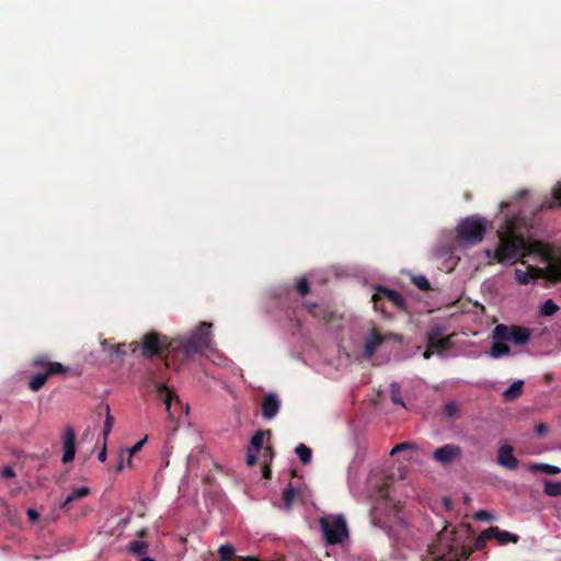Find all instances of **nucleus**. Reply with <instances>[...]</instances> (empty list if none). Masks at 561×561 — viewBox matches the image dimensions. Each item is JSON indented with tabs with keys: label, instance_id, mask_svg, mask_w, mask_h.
<instances>
[{
	"label": "nucleus",
	"instance_id": "60",
	"mask_svg": "<svg viewBox=\"0 0 561 561\" xmlns=\"http://www.w3.org/2000/svg\"><path fill=\"white\" fill-rule=\"evenodd\" d=\"M457 559V553H455L453 557H450V560H456Z\"/></svg>",
	"mask_w": 561,
	"mask_h": 561
},
{
	"label": "nucleus",
	"instance_id": "41",
	"mask_svg": "<svg viewBox=\"0 0 561 561\" xmlns=\"http://www.w3.org/2000/svg\"><path fill=\"white\" fill-rule=\"evenodd\" d=\"M146 442H147V437L138 440L131 448L127 449L128 466H131V457L141 450V448Z\"/></svg>",
	"mask_w": 561,
	"mask_h": 561
},
{
	"label": "nucleus",
	"instance_id": "53",
	"mask_svg": "<svg viewBox=\"0 0 561 561\" xmlns=\"http://www.w3.org/2000/svg\"><path fill=\"white\" fill-rule=\"evenodd\" d=\"M396 519H397V523H398L400 526H402V527H405V526H407V523H405V520H404L403 518H401V517H396Z\"/></svg>",
	"mask_w": 561,
	"mask_h": 561
},
{
	"label": "nucleus",
	"instance_id": "36",
	"mask_svg": "<svg viewBox=\"0 0 561 561\" xmlns=\"http://www.w3.org/2000/svg\"><path fill=\"white\" fill-rule=\"evenodd\" d=\"M296 290L300 296H306L310 293V285L307 277H300L296 283Z\"/></svg>",
	"mask_w": 561,
	"mask_h": 561
},
{
	"label": "nucleus",
	"instance_id": "16",
	"mask_svg": "<svg viewBox=\"0 0 561 561\" xmlns=\"http://www.w3.org/2000/svg\"><path fill=\"white\" fill-rule=\"evenodd\" d=\"M530 340V331L527 328L512 325L511 342L515 345L523 346Z\"/></svg>",
	"mask_w": 561,
	"mask_h": 561
},
{
	"label": "nucleus",
	"instance_id": "61",
	"mask_svg": "<svg viewBox=\"0 0 561 561\" xmlns=\"http://www.w3.org/2000/svg\"><path fill=\"white\" fill-rule=\"evenodd\" d=\"M551 379V376L550 375H546V380H550Z\"/></svg>",
	"mask_w": 561,
	"mask_h": 561
},
{
	"label": "nucleus",
	"instance_id": "48",
	"mask_svg": "<svg viewBox=\"0 0 561 561\" xmlns=\"http://www.w3.org/2000/svg\"><path fill=\"white\" fill-rule=\"evenodd\" d=\"M535 431L538 436H543L548 431V426L545 423H539L536 425Z\"/></svg>",
	"mask_w": 561,
	"mask_h": 561
},
{
	"label": "nucleus",
	"instance_id": "9",
	"mask_svg": "<svg viewBox=\"0 0 561 561\" xmlns=\"http://www.w3.org/2000/svg\"><path fill=\"white\" fill-rule=\"evenodd\" d=\"M383 340L385 337L377 331V329L371 328L369 332L363 337L364 350L362 356L365 359H370L378 347L381 346Z\"/></svg>",
	"mask_w": 561,
	"mask_h": 561
},
{
	"label": "nucleus",
	"instance_id": "30",
	"mask_svg": "<svg viewBox=\"0 0 561 561\" xmlns=\"http://www.w3.org/2000/svg\"><path fill=\"white\" fill-rule=\"evenodd\" d=\"M559 310V307L552 299L546 300L540 306V313L545 317L553 316Z\"/></svg>",
	"mask_w": 561,
	"mask_h": 561
},
{
	"label": "nucleus",
	"instance_id": "15",
	"mask_svg": "<svg viewBox=\"0 0 561 561\" xmlns=\"http://www.w3.org/2000/svg\"><path fill=\"white\" fill-rule=\"evenodd\" d=\"M491 535L492 539H496L500 543H507V542H514L516 543L518 541V536L515 534L500 530L499 527L492 526L485 529V535Z\"/></svg>",
	"mask_w": 561,
	"mask_h": 561
},
{
	"label": "nucleus",
	"instance_id": "58",
	"mask_svg": "<svg viewBox=\"0 0 561 561\" xmlns=\"http://www.w3.org/2000/svg\"><path fill=\"white\" fill-rule=\"evenodd\" d=\"M243 561H257V559L249 557V558H247V559H245V560H243Z\"/></svg>",
	"mask_w": 561,
	"mask_h": 561
},
{
	"label": "nucleus",
	"instance_id": "5",
	"mask_svg": "<svg viewBox=\"0 0 561 561\" xmlns=\"http://www.w3.org/2000/svg\"><path fill=\"white\" fill-rule=\"evenodd\" d=\"M524 247V240L516 236H506L500 239L497 245V263L515 262Z\"/></svg>",
	"mask_w": 561,
	"mask_h": 561
},
{
	"label": "nucleus",
	"instance_id": "12",
	"mask_svg": "<svg viewBox=\"0 0 561 561\" xmlns=\"http://www.w3.org/2000/svg\"><path fill=\"white\" fill-rule=\"evenodd\" d=\"M497 463L510 470H515L518 467V459L513 454V447L508 444L501 446L496 455Z\"/></svg>",
	"mask_w": 561,
	"mask_h": 561
},
{
	"label": "nucleus",
	"instance_id": "47",
	"mask_svg": "<svg viewBox=\"0 0 561 561\" xmlns=\"http://www.w3.org/2000/svg\"><path fill=\"white\" fill-rule=\"evenodd\" d=\"M2 477H3L4 479H12V478H14V477H15V472H14V470H13L11 467H8V466H7V467H4V468L2 469Z\"/></svg>",
	"mask_w": 561,
	"mask_h": 561
},
{
	"label": "nucleus",
	"instance_id": "35",
	"mask_svg": "<svg viewBox=\"0 0 561 561\" xmlns=\"http://www.w3.org/2000/svg\"><path fill=\"white\" fill-rule=\"evenodd\" d=\"M412 283L421 290L427 291L431 289V284L426 276L424 275H414L411 278Z\"/></svg>",
	"mask_w": 561,
	"mask_h": 561
},
{
	"label": "nucleus",
	"instance_id": "26",
	"mask_svg": "<svg viewBox=\"0 0 561 561\" xmlns=\"http://www.w3.org/2000/svg\"><path fill=\"white\" fill-rule=\"evenodd\" d=\"M47 382V375H43L39 371L32 376L28 380V388L32 391L41 390Z\"/></svg>",
	"mask_w": 561,
	"mask_h": 561
},
{
	"label": "nucleus",
	"instance_id": "37",
	"mask_svg": "<svg viewBox=\"0 0 561 561\" xmlns=\"http://www.w3.org/2000/svg\"><path fill=\"white\" fill-rule=\"evenodd\" d=\"M553 202L542 204V208H553L556 204L561 206V184L559 183L553 190Z\"/></svg>",
	"mask_w": 561,
	"mask_h": 561
},
{
	"label": "nucleus",
	"instance_id": "10",
	"mask_svg": "<svg viewBox=\"0 0 561 561\" xmlns=\"http://www.w3.org/2000/svg\"><path fill=\"white\" fill-rule=\"evenodd\" d=\"M62 458L64 463L71 462L76 456V432L71 425L65 427L62 436Z\"/></svg>",
	"mask_w": 561,
	"mask_h": 561
},
{
	"label": "nucleus",
	"instance_id": "17",
	"mask_svg": "<svg viewBox=\"0 0 561 561\" xmlns=\"http://www.w3.org/2000/svg\"><path fill=\"white\" fill-rule=\"evenodd\" d=\"M91 493L90 488L88 486H80L75 488L72 492L65 497V500L61 502L60 507L62 510H69V505L80 499H83L88 496Z\"/></svg>",
	"mask_w": 561,
	"mask_h": 561
},
{
	"label": "nucleus",
	"instance_id": "40",
	"mask_svg": "<svg viewBox=\"0 0 561 561\" xmlns=\"http://www.w3.org/2000/svg\"><path fill=\"white\" fill-rule=\"evenodd\" d=\"M492 539L491 535H485V530H483L474 540V543H473V547L476 550H482L485 545H486V541Z\"/></svg>",
	"mask_w": 561,
	"mask_h": 561
},
{
	"label": "nucleus",
	"instance_id": "24",
	"mask_svg": "<svg viewBox=\"0 0 561 561\" xmlns=\"http://www.w3.org/2000/svg\"><path fill=\"white\" fill-rule=\"evenodd\" d=\"M265 434H271L270 431H263V430H260V431H256L254 433V435L251 437V442H250V449L254 450L255 453H259L262 447H263V442H264V436Z\"/></svg>",
	"mask_w": 561,
	"mask_h": 561
},
{
	"label": "nucleus",
	"instance_id": "31",
	"mask_svg": "<svg viewBox=\"0 0 561 561\" xmlns=\"http://www.w3.org/2000/svg\"><path fill=\"white\" fill-rule=\"evenodd\" d=\"M390 399L394 404H399V405L405 408V404L401 397L399 385L397 382H392L390 385Z\"/></svg>",
	"mask_w": 561,
	"mask_h": 561
},
{
	"label": "nucleus",
	"instance_id": "39",
	"mask_svg": "<svg viewBox=\"0 0 561 561\" xmlns=\"http://www.w3.org/2000/svg\"><path fill=\"white\" fill-rule=\"evenodd\" d=\"M415 449V445L412 444V443H409V442H404V443H401V444H398L396 445L391 451L389 453L390 456H394L399 453H402V451H409V450H413Z\"/></svg>",
	"mask_w": 561,
	"mask_h": 561
},
{
	"label": "nucleus",
	"instance_id": "42",
	"mask_svg": "<svg viewBox=\"0 0 561 561\" xmlns=\"http://www.w3.org/2000/svg\"><path fill=\"white\" fill-rule=\"evenodd\" d=\"M444 412L447 419H454L458 413V407L456 402L450 401L445 404Z\"/></svg>",
	"mask_w": 561,
	"mask_h": 561
},
{
	"label": "nucleus",
	"instance_id": "56",
	"mask_svg": "<svg viewBox=\"0 0 561 561\" xmlns=\"http://www.w3.org/2000/svg\"><path fill=\"white\" fill-rule=\"evenodd\" d=\"M140 561H154L152 558H149V557H144L141 558Z\"/></svg>",
	"mask_w": 561,
	"mask_h": 561
},
{
	"label": "nucleus",
	"instance_id": "18",
	"mask_svg": "<svg viewBox=\"0 0 561 561\" xmlns=\"http://www.w3.org/2000/svg\"><path fill=\"white\" fill-rule=\"evenodd\" d=\"M523 380L514 381L504 392L503 398L506 401H513L522 396L523 393Z\"/></svg>",
	"mask_w": 561,
	"mask_h": 561
},
{
	"label": "nucleus",
	"instance_id": "55",
	"mask_svg": "<svg viewBox=\"0 0 561 561\" xmlns=\"http://www.w3.org/2000/svg\"><path fill=\"white\" fill-rule=\"evenodd\" d=\"M270 474H271L270 469H268V468H265V470H264V477H265V478H270Z\"/></svg>",
	"mask_w": 561,
	"mask_h": 561
},
{
	"label": "nucleus",
	"instance_id": "50",
	"mask_svg": "<svg viewBox=\"0 0 561 561\" xmlns=\"http://www.w3.org/2000/svg\"><path fill=\"white\" fill-rule=\"evenodd\" d=\"M98 459L101 461V462H104L106 460V445L104 444L103 445V448L101 449V451L99 453L98 455Z\"/></svg>",
	"mask_w": 561,
	"mask_h": 561
},
{
	"label": "nucleus",
	"instance_id": "13",
	"mask_svg": "<svg viewBox=\"0 0 561 561\" xmlns=\"http://www.w3.org/2000/svg\"><path fill=\"white\" fill-rule=\"evenodd\" d=\"M280 409V400L275 393H268L262 401V416L265 420L275 417Z\"/></svg>",
	"mask_w": 561,
	"mask_h": 561
},
{
	"label": "nucleus",
	"instance_id": "3",
	"mask_svg": "<svg viewBox=\"0 0 561 561\" xmlns=\"http://www.w3.org/2000/svg\"><path fill=\"white\" fill-rule=\"evenodd\" d=\"M319 525L328 545L341 543L348 537L347 525L342 515L320 517Z\"/></svg>",
	"mask_w": 561,
	"mask_h": 561
},
{
	"label": "nucleus",
	"instance_id": "14",
	"mask_svg": "<svg viewBox=\"0 0 561 561\" xmlns=\"http://www.w3.org/2000/svg\"><path fill=\"white\" fill-rule=\"evenodd\" d=\"M103 350L108 354V356L114 359L116 357L123 356L129 350L131 353H135L138 350V342H131L129 344L121 343L116 345H110L107 341L102 343Z\"/></svg>",
	"mask_w": 561,
	"mask_h": 561
},
{
	"label": "nucleus",
	"instance_id": "22",
	"mask_svg": "<svg viewBox=\"0 0 561 561\" xmlns=\"http://www.w3.org/2000/svg\"><path fill=\"white\" fill-rule=\"evenodd\" d=\"M510 353L511 347L506 343L494 340L490 350L491 357L499 358L501 356L508 355Z\"/></svg>",
	"mask_w": 561,
	"mask_h": 561
},
{
	"label": "nucleus",
	"instance_id": "32",
	"mask_svg": "<svg viewBox=\"0 0 561 561\" xmlns=\"http://www.w3.org/2000/svg\"><path fill=\"white\" fill-rule=\"evenodd\" d=\"M531 470H540L541 472L547 474H559L561 472V468L548 463L534 465L531 467Z\"/></svg>",
	"mask_w": 561,
	"mask_h": 561
},
{
	"label": "nucleus",
	"instance_id": "21",
	"mask_svg": "<svg viewBox=\"0 0 561 561\" xmlns=\"http://www.w3.org/2000/svg\"><path fill=\"white\" fill-rule=\"evenodd\" d=\"M388 302H391L399 311H407V302L402 295L388 288Z\"/></svg>",
	"mask_w": 561,
	"mask_h": 561
},
{
	"label": "nucleus",
	"instance_id": "25",
	"mask_svg": "<svg viewBox=\"0 0 561 561\" xmlns=\"http://www.w3.org/2000/svg\"><path fill=\"white\" fill-rule=\"evenodd\" d=\"M543 492L551 497L561 496V481L545 480Z\"/></svg>",
	"mask_w": 561,
	"mask_h": 561
},
{
	"label": "nucleus",
	"instance_id": "46",
	"mask_svg": "<svg viewBox=\"0 0 561 561\" xmlns=\"http://www.w3.org/2000/svg\"><path fill=\"white\" fill-rule=\"evenodd\" d=\"M484 254H485V257L490 261V263L492 261H496L497 262V249L495 251H493L491 249H485L484 250Z\"/></svg>",
	"mask_w": 561,
	"mask_h": 561
},
{
	"label": "nucleus",
	"instance_id": "7",
	"mask_svg": "<svg viewBox=\"0 0 561 561\" xmlns=\"http://www.w3.org/2000/svg\"><path fill=\"white\" fill-rule=\"evenodd\" d=\"M451 337H443V328L433 327L426 336V346L432 348L435 353L442 354L451 346Z\"/></svg>",
	"mask_w": 561,
	"mask_h": 561
},
{
	"label": "nucleus",
	"instance_id": "27",
	"mask_svg": "<svg viewBox=\"0 0 561 561\" xmlns=\"http://www.w3.org/2000/svg\"><path fill=\"white\" fill-rule=\"evenodd\" d=\"M304 306L308 310V312L311 313L313 317L323 319L327 322L331 321L332 317L329 312H318V305L316 302H305Z\"/></svg>",
	"mask_w": 561,
	"mask_h": 561
},
{
	"label": "nucleus",
	"instance_id": "23",
	"mask_svg": "<svg viewBox=\"0 0 561 561\" xmlns=\"http://www.w3.org/2000/svg\"><path fill=\"white\" fill-rule=\"evenodd\" d=\"M299 491L289 483V485L283 491V503L286 510H290L293 503L298 495Z\"/></svg>",
	"mask_w": 561,
	"mask_h": 561
},
{
	"label": "nucleus",
	"instance_id": "34",
	"mask_svg": "<svg viewBox=\"0 0 561 561\" xmlns=\"http://www.w3.org/2000/svg\"><path fill=\"white\" fill-rule=\"evenodd\" d=\"M234 552H236V550H234L233 546L221 545L218 550L220 561H230L231 558L233 557Z\"/></svg>",
	"mask_w": 561,
	"mask_h": 561
},
{
	"label": "nucleus",
	"instance_id": "29",
	"mask_svg": "<svg viewBox=\"0 0 561 561\" xmlns=\"http://www.w3.org/2000/svg\"><path fill=\"white\" fill-rule=\"evenodd\" d=\"M128 550L136 556H145L148 551V545L144 541L134 540L128 543Z\"/></svg>",
	"mask_w": 561,
	"mask_h": 561
},
{
	"label": "nucleus",
	"instance_id": "1",
	"mask_svg": "<svg viewBox=\"0 0 561 561\" xmlns=\"http://www.w3.org/2000/svg\"><path fill=\"white\" fill-rule=\"evenodd\" d=\"M210 328V323L202 322L188 337L176 339H170L167 335L150 331L142 335L140 342H138V348L141 356L146 358L163 356L167 353L163 357L167 368L170 365H181L203 350L209 348L211 343Z\"/></svg>",
	"mask_w": 561,
	"mask_h": 561
},
{
	"label": "nucleus",
	"instance_id": "4",
	"mask_svg": "<svg viewBox=\"0 0 561 561\" xmlns=\"http://www.w3.org/2000/svg\"><path fill=\"white\" fill-rule=\"evenodd\" d=\"M456 230L458 239L470 244H477L484 238L486 224L484 219L471 216L461 220Z\"/></svg>",
	"mask_w": 561,
	"mask_h": 561
},
{
	"label": "nucleus",
	"instance_id": "11",
	"mask_svg": "<svg viewBox=\"0 0 561 561\" xmlns=\"http://www.w3.org/2000/svg\"><path fill=\"white\" fill-rule=\"evenodd\" d=\"M461 456V448L458 445L446 444L433 453V459L442 465H448Z\"/></svg>",
	"mask_w": 561,
	"mask_h": 561
},
{
	"label": "nucleus",
	"instance_id": "2",
	"mask_svg": "<svg viewBox=\"0 0 561 561\" xmlns=\"http://www.w3.org/2000/svg\"><path fill=\"white\" fill-rule=\"evenodd\" d=\"M539 254L543 262L547 263L546 267H535L528 265L530 279H549L550 282H561V256L554 257L551 249L538 244Z\"/></svg>",
	"mask_w": 561,
	"mask_h": 561
},
{
	"label": "nucleus",
	"instance_id": "20",
	"mask_svg": "<svg viewBox=\"0 0 561 561\" xmlns=\"http://www.w3.org/2000/svg\"><path fill=\"white\" fill-rule=\"evenodd\" d=\"M386 297V286L378 285L377 293L373 295L371 301L374 302V307L376 310H379L381 313L386 312L383 298Z\"/></svg>",
	"mask_w": 561,
	"mask_h": 561
},
{
	"label": "nucleus",
	"instance_id": "52",
	"mask_svg": "<svg viewBox=\"0 0 561 561\" xmlns=\"http://www.w3.org/2000/svg\"><path fill=\"white\" fill-rule=\"evenodd\" d=\"M433 353H435V352H434L432 348H428V347H427V348H426V351H425V352H424V354H423V357H424L425 359H428V358L433 355Z\"/></svg>",
	"mask_w": 561,
	"mask_h": 561
},
{
	"label": "nucleus",
	"instance_id": "45",
	"mask_svg": "<svg viewBox=\"0 0 561 561\" xmlns=\"http://www.w3.org/2000/svg\"><path fill=\"white\" fill-rule=\"evenodd\" d=\"M256 454L254 450L250 449L248 450V454H247V465L248 466H254L257 461V457H256Z\"/></svg>",
	"mask_w": 561,
	"mask_h": 561
},
{
	"label": "nucleus",
	"instance_id": "8",
	"mask_svg": "<svg viewBox=\"0 0 561 561\" xmlns=\"http://www.w3.org/2000/svg\"><path fill=\"white\" fill-rule=\"evenodd\" d=\"M158 396L161 397L165 404V410L170 419L175 417V411L178 408H182V403L178 396H175L174 391L168 388L164 383H159L157 386Z\"/></svg>",
	"mask_w": 561,
	"mask_h": 561
},
{
	"label": "nucleus",
	"instance_id": "43",
	"mask_svg": "<svg viewBox=\"0 0 561 561\" xmlns=\"http://www.w3.org/2000/svg\"><path fill=\"white\" fill-rule=\"evenodd\" d=\"M113 424H114V419H113V416L110 414V408L107 407V414H106V419H105L104 427H103V436H104V440L106 439V437H107V436H108V434L111 433L112 427H113Z\"/></svg>",
	"mask_w": 561,
	"mask_h": 561
},
{
	"label": "nucleus",
	"instance_id": "28",
	"mask_svg": "<svg viewBox=\"0 0 561 561\" xmlns=\"http://www.w3.org/2000/svg\"><path fill=\"white\" fill-rule=\"evenodd\" d=\"M297 456L301 460L302 463L307 465L311 461L312 458V451L311 449L306 446L305 444H299L295 449Z\"/></svg>",
	"mask_w": 561,
	"mask_h": 561
},
{
	"label": "nucleus",
	"instance_id": "19",
	"mask_svg": "<svg viewBox=\"0 0 561 561\" xmlns=\"http://www.w3.org/2000/svg\"><path fill=\"white\" fill-rule=\"evenodd\" d=\"M512 325L497 324L493 330V339L500 342H511Z\"/></svg>",
	"mask_w": 561,
	"mask_h": 561
},
{
	"label": "nucleus",
	"instance_id": "44",
	"mask_svg": "<svg viewBox=\"0 0 561 561\" xmlns=\"http://www.w3.org/2000/svg\"><path fill=\"white\" fill-rule=\"evenodd\" d=\"M474 519L481 522H490L493 519V516L488 511L481 510L474 514Z\"/></svg>",
	"mask_w": 561,
	"mask_h": 561
},
{
	"label": "nucleus",
	"instance_id": "38",
	"mask_svg": "<svg viewBox=\"0 0 561 561\" xmlns=\"http://www.w3.org/2000/svg\"><path fill=\"white\" fill-rule=\"evenodd\" d=\"M515 279L520 285H526L530 282V273L529 270L523 271L519 268L515 270Z\"/></svg>",
	"mask_w": 561,
	"mask_h": 561
},
{
	"label": "nucleus",
	"instance_id": "54",
	"mask_svg": "<svg viewBox=\"0 0 561 561\" xmlns=\"http://www.w3.org/2000/svg\"><path fill=\"white\" fill-rule=\"evenodd\" d=\"M392 534H394V530H393V525H390L388 526V533H387V536H392Z\"/></svg>",
	"mask_w": 561,
	"mask_h": 561
},
{
	"label": "nucleus",
	"instance_id": "33",
	"mask_svg": "<svg viewBox=\"0 0 561 561\" xmlns=\"http://www.w3.org/2000/svg\"><path fill=\"white\" fill-rule=\"evenodd\" d=\"M370 519L375 526L383 527V518L381 508L378 505H374L370 511Z\"/></svg>",
	"mask_w": 561,
	"mask_h": 561
},
{
	"label": "nucleus",
	"instance_id": "6",
	"mask_svg": "<svg viewBox=\"0 0 561 561\" xmlns=\"http://www.w3.org/2000/svg\"><path fill=\"white\" fill-rule=\"evenodd\" d=\"M32 367L47 375V379L54 375H62L69 371V367L58 362H51L47 355H38L32 360Z\"/></svg>",
	"mask_w": 561,
	"mask_h": 561
},
{
	"label": "nucleus",
	"instance_id": "49",
	"mask_svg": "<svg viewBox=\"0 0 561 561\" xmlns=\"http://www.w3.org/2000/svg\"><path fill=\"white\" fill-rule=\"evenodd\" d=\"M27 516L31 522H37L39 518V514L34 508L27 510Z\"/></svg>",
	"mask_w": 561,
	"mask_h": 561
},
{
	"label": "nucleus",
	"instance_id": "59",
	"mask_svg": "<svg viewBox=\"0 0 561 561\" xmlns=\"http://www.w3.org/2000/svg\"><path fill=\"white\" fill-rule=\"evenodd\" d=\"M145 534H146V531H145V530H140V531L138 533V536H139V537H142V536H145Z\"/></svg>",
	"mask_w": 561,
	"mask_h": 561
},
{
	"label": "nucleus",
	"instance_id": "51",
	"mask_svg": "<svg viewBox=\"0 0 561 561\" xmlns=\"http://www.w3.org/2000/svg\"><path fill=\"white\" fill-rule=\"evenodd\" d=\"M123 459H124V455H123V453H122V454H121V456H119V462H118L117 468H116V471H117V472L122 471V470H123V468H124Z\"/></svg>",
	"mask_w": 561,
	"mask_h": 561
},
{
	"label": "nucleus",
	"instance_id": "57",
	"mask_svg": "<svg viewBox=\"0 0 561 561\" xmlns=\"http://www.w3.org/2000/svg\"><path fill=\"white\" fill-rule=\"evenodd\" d=\"M387 337H388V341H389V340H390V339H392V337H397V335L391 334V333H389V332H388Z\"/></svg>",
	"mask_w": 561,
	"mask_h": 561
}]
</instances>
